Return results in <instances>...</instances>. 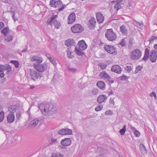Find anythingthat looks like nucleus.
Listing matches in <instances>:
<instances>
[{"instance_id": "1", "label": "nucleus", "mask_w": 157, "mask_h": 157, "mask_svg": "<svg viewBox=\"0 0 157 157\" xmlns=\"http://www.w3.org/2000/svg\"><path fill=\"white\" fill-rule=\"evenodd\" d=\"M39 108L43 114L49 118L52 117V114L55 113L57 111L56 107L49 104H41L39 106Z\"/></svg>"}, {"instance_id": "2", "label": "nucleus", "mask_w": 157, "mask_h": 157, "mask_svg": "<svg viewBox=\"0 0 157 157\" xmlns=\"http://www.w3.org/2000/svg\"><path fill=\"white\" fill-rule=\"evenodd\" d=\"M49 5L51 7L58 8L59 11L63 10L65 7L60 0L57 1L55 0H50Z\"/></svg>"}, {"instance_id": "3", "label": "nucleus", "mask_w": 157, "mask_h": 157, "mask_svg": "<svg viewBox=\"0 0 157 157\" xmlns=\"http://www.w3.org/2000/svg\"><path fill=\"white\" fill-rule=\"evenodd\" d=\"M57 17V15L52 16L50 19H48L47 21L48 24L50 25L51 26H52V25L53 24L56 28L59 29L61 25L60 22L59 21L55 20Z\"/></svg>"}, {"instance_id": "4", "label": "nucleus", "mask_w": 157, "mask_h": 157, "mask_svg": "<svg viewBox=\"0 0 157 157\" xmlns=\"http://www.w3.org/2000/svg\"><path fill=\"white\" fill-rule=\"evenodd\" d=\"M30 75L31 79L34 81H36L42 77V74L32 69L29 70Z\"/></svg>"}, {"instance_id": "5", "label": "nucleus", "mask_w": 157, "mask_h": 157, "mask_svg": "<svg viewBox=\"0 0 157 157\" xmlns=\"http://www.w3.org/2000/svg\"><path fill=\"white\" fill-rule=\"evenodd\" d=\"M105 36L107 39L110 41H113L116 39L117 36L112 29L107 30V32L105 34Z\"/></svg>"}, {"instance_id": "6", "label": "nucleus", "mask_w": 157, "mask_h": 157, "mask_svg": "<svg viewBox=\"0 0 157 157\" xmlns=\"http://www.w3.org/2000/svg\"><path fill=\"white\" fill-rule=\"evenodd\" d=\"M34 68L39 72H43L48 68V65L45 63L43 64L34 63L33 65Z\"/></svg>"}, {"instance_id": "7", "label": "nucleus", "mask_w": 157, "mask_h": 157, "mask_svg": "<svg viewBox=\"0 0 157 157\" xmlns=\"http://www.w3.org/2000/svg\"><path fill=\"white\" fill-rule=\"evenodd\" d=\"M142 53L138 49H136L133 50L131 52V58L134 60L139 59L141 57Z\"/></svg>"}, {"instance_id": "8", "label": "nucleus", "mask_w": 157, "mask_h": 157, "mask_svg": "<svg viewBox=\"0 0 157 157\" xmlns=\"http://www.w3.org/2000/svg\"><path fill=\"white\" fill-rule=\"evenodd\" d=\"M11 70V67L8 64L5 65L0 64V78H2L4 76V70H7L8 72H9Z\"/></svg>"}, {"instance_id": "9", "label": "nucleus", "mask_w": 157, "mask_h": 157, "mask_svg": "<svg viewBox=\"0 0 157 157\" xmlns=\"http://www.w3.org/2000/svg\"><path fill=\"white\" fill-rule=\"evenodd\" d=\"M83 28L79 24H76L71 27L72 31L75 33H80L83 30Z\"/></svg>"}, {"instance_id": "10", "label": "nucleus", "mask_w": 157, "mask_h": 157, "mask_svg": "<svg viewBox=\"0 0 157 157\" xmlns=\"http://www.w3.org/2000/svg\"><path fill=\"white\" fill-rule=\"evenodd\" d=\"M149 58L151 62L155 63L156 62L157 58V55L155 50H152L150 52Z\"/></svg>"}, {"instance_id": "11", "label": "nucleus", "mask_w": 157, "mask_h": 157, "mask_svg": "<svg viewBox=\"0 0 157 157\" xmlns=\"http://www.w3.org/2000/svg\"><path fill=\"white\" fill-rule=\"evenodd\" d=\"M104 48L108 52L113 54H116V50L115 48L111 45H105Z\"/></svg>"}, {"instance_id": "12", "label": "nucleus", "mask_w": 157, "mask_h": 157, "mask_svg": "<svg viewBox=\"0 0 157 157\" xmlns=\"http://www.w3.org/2000/svg\"><path fill=\"white\" fill-rule=\"evenodd\" d=\"M96 21L95 18L91 17L89 20L88 24V27L90 29H94L95 27Z\"/></svg>"}, {"instance_id": "13", "label": "nucleus", "mask_w": 157, "mask_h": 157, "mask_svg": "<svg viewBox=\"0 0 157 157\" xmlns=\"http://www.w3.org/2000/svg\"><path fill=\"white\" fill-rule=\"evenodd\" d=\"M61 144L64 146L70 145L71 143V140L70 138H65L61 140L60 142Z\"/></svg>"}, {"instance_id": "14", "label": "nucleus", "mask_w": 157, "mask_h": 157, "mask_svg": "<svg viewBox=\"0 0 157 157\" xmlns=\"http://www.w3.org/2000/svg\"><path fill=\"white\" fill-rule=\"evenodd\" d=\"M78 45L79 49L82 50H85L87 46V45L84 40L79 41L78 43Z\"/></svg>"}, {"instance_id": "15", "label": "nucleus", "mask_w": 157, "mask_h": 157, "mask_svg": "<svg viewBox=\"0 0 157 157\" xmlns=\"http://www.w3.org/2000/svg\"><path fill=\"white\" fill-rule=\"evenodd\" d=\"M107 98V97L105 95H101L98 97L97 100V102L99 104L102 103L106 101Z\"/></svg>"}, {"instance_id": "16", "label": "nucleus", "mask_w": 157, "mask_h": 157, "mask_svg": "<svg viewBox=\"0 0 157 157\" xmlns=\"http://www.w3.org/2000/svg\"><path fill=\"white\" fill-rule=\"evenodd\" d=\"M31 62L36 61L37 63H40L43 61V59L41 57L36 56H32L31 58Z\"/></svg>"}, {"instance_id": "17", "label": "nucleus", "mask_w": 157, "mask_h": 157, "mask_svg": "<svg viewBox=\"0 0 157 157\" xmlns=\"http://www.w3.org/2000/svg\"><path fill=\"white\" fill-rule=\"evenodd\" d=\"M111 70L112 71L118 74L121 73L122 71L121 67L118 65L113 66L111 68Z\"/></svg>"}, {"instance_id": "18", "label": "nucleus", "mask_w": 157, "mask_h": 157, "mask_svg": "<svg viewBox=\"0 0 157 157\" xmlns=\"http://www.w3.org/2000/svg\"><path fill=\"white\" fill-rule=\"evenodd\" d=\"M15 119L14 114L13 113H10L7 117V120L9 123H11L13 122Z\"/></svg>"}, {"instance_id": "19", "label": "nucleus", "mask_w": 157, "mask_h": 157, "mask_svg": "<svg viewBox=\"0 0 157 157\" xmlns=\"http://www.w3.org/2000/svg\"><path fill=\"white\" fill-rule=\"evenodd\" d=\"M96 17L97 21L99 24L102 23L104 21V17L100 13H96Z\"/></svg>"}, {"instance_id": "20", "label": "nucleus", "mask_w": 157, "mask_h": 157, "mask_svg": "<svg viewBox=\"0 0 157 157\" xmlns=\"http://www.w3.org/2000/svg\"><path fill=\"white\" fill-rule=\"evenodd\" d=\"M75 20V15L74 13H71L69 16L67 20L68 24H69L72 23Z\"/></svg>"}, {"instance_id": "21", "label": "nucleus", "mask_w": 157, "mask_h": 157, "mask_svg": "<svg viewBox=\"0 0 157 157\" xmlns=\"http://www.w3.org/2000/svg\"><path fill=\"white\" fill-rule=\"evenodd\" d=\"M39 122V119H35L31 121L29 125V127L31 128H34L38 124Z\"/></svg>"}, {"instance_id": "22", "label": "nucleus", "mask_w": 157, "mask_h": 157, "mask_svg": "<svg viewBox=\"0 0 157 157\" xmlns=\"http://www.w3.org/2000/svg\"><path fill=\"white\" fill-rule=\"evenodd\" d=\"M99 76L104 79H106L108 80H109L111 78V77L110 75H109L105 71H103L101 72L99 74Z\"/></svg>"}, {"instance_id": "23", "label": "nucleus", "mask_w": 157, "mask_h": 157, "mask_svg": "<svg viewBox=\"0 0 157 157\" xmlns=\"http://www.w3.org/2000/svg\"><path fill=\"white\" fill-rule=\"evenodd\" d=\"M120 31L123 35L127 36L128 34V30L124 25H123L120 27Z\"/></svg>"}, {"instance_id": "24", "label": "nucleus", "mask_w": 157, "mask_h": 157, "mask_svg": "<svg viewBox=\"0 0 157 157\" xmlns=\"http://www.w3.org/2000/svg\"><path fill=\"white\" fill-rule=\"evenodd\" d=\"M75 43L73 39H69L65 42V45L67 47L74 45Z\"/></svg>"}, {"instance_id": "25", "label": "nucleus", "mask_w": 157, "mask_h": 157, "mask_svg": "<svg viewBox=\"0 0 157 157\" xmlns=\"http://www.w3.org/2000/svg\"><path fill=\"white\" fill-rule=\"evenodd\" d=\"M97 86L100 89L104 90L105 88V84L102 81H99L97 83Z\"/></svg>"}, {"instance_id": "26", "label": "nucleus", "mask_w": 157, "mask_h": 157, "mask_svg": "<svg viewBox=\"0 0 157 157\" xmlns=\"http://www.w3.org/2000/svg\"><path fill=\"white\" fill-rule=\"evenodd\" d=\"M17 109V107L15 105H11L8 108V110L10 113H15Z\"/></svg>"}, {"instance_id": "27", "label": "nucleus", "mask_w": 157, "mask_h": 157, "mask_svg": "<svg viewBox=\"0 0 157 157\" xmlns=\"http://www.w3.org/2000/svg\"><path fill=\"white\" fill-rule=\"evenodd\" d=\"M1 32L2 34L6 36L7 35L10 34L12 31L9 30L8 28L6 27L2 30Z\"/></svg>"}, {"instance_id": "28", "label": "nucleus", "mask_w": 157, "mask_h": 157, "mask_svg": "<svg viewBox=\"0 0 157 157\" xmlns=\"http://www.w3.org/2000/svg\"><path fill=\"white\" fill-rule=\"evenodd\" d=\"M149 55H150L149 50L147 48L145 50V54L143 58V60L145 61H146L149 57Z\"/></svg>"}, {"instance_id": "29", "label": "nucleus", "mask_w": 157, "mask_h": 157, "mask_svg": "<svg viewBox=\"0 0 157 157\" xmlns=\"http://www.w3.org/2000/svg\"><path fill=\"white\" fill-rule=\"evenodd\" d=\"M140 149L141 153L143 154H145L147 153L146 148L145 146L142 144H140Z\"/></svg>"}, {"instance_id": "30", "label": "nucleus", "mask_w": 157, "mask_h": 157, "mask_svg": "<svg viewBox=\"0 0 157 157\" xmlns=\"http://www.w3.org/2000/svg\"><path fill=\"white\" fill-rule=\"evenodd\" d=\"M5 40L6 42H10L13 39L12 36L10 34H8L5 36Z\"/></svg>"}, {"instance_id": "31", "label": "nucleus", "mask_w": 157, "mask_h": 157, "mask_svg": "<svg viewBox=\"0 0 157 157\" xmlns=\"http://www.w3.org/2000/svg\"><path fill=\"white\" fill-rule=\"evenodd\" d=\"M81 50H80L78 47H75V52L79 56H82L84 54L83 52L81 51Z\"/></svg>"}, {"instance_id": "32", "label": "nucleus", "mask_w": 157, "mask_h": 157, "mask_svg": "<svg viewBox=\"0 0 157 157\" xmlns=\"http://www.w3.org/2000/svg\"><path fill=\"white\" fill-rule=\"evenodd\" d=\"M67 56L69 58H72L74 56L71 55V48H68L67 50Z\"/></svg>"}, {"instance_id": "33", "label": "nucleus", "mask_w": 157, "mask_h": 157, "mask_svg": "<svg viewBox=\"0 0 157 157\" xmlns=\"http://www.w3.org/2000/svg\"><path fill=\"white\" fill-rule=\"evenodd\" d=\"M46 57L48 58L49 61L52 63L54 66L56 65L57 63H56V61L54 59L52 58L49 55H46Z\"/></svg>"}, {"instance_id": "34", "label": "nucleus", "mask_w": 157, "mask_h": 157, "mask_svg": "<svg viewBox=\"0 0 157 157\" xmlns=\"http://www.w3.org/2000/svg\"><path fill=\"white\" fill-rule=\"evenodd\" d=\"M65 135H71L72 134V130L68 128H64Z\"/></svg>"}, {"instance_id": "35", "label": "nucleus", "mask_w": 157, "mask_h": 157, "mask_svg": "<svg viewBox=\"0 0 157 157\" xmlns=\"http://www.w3.org/2000/svg\"><path fill=\"white\" fill-rule=\"evenodd\" d=\"M98 65L102 69H105L107 66L106 63H100L98 64Z\"/></svg>"}, {"instance_id": "36", "label": "nucleus", "mask_w": 157, "mask_h": 157, "mask_svg": "<svg viewBox=\"0 0 157 157\" xmlns=\"http://www.w3.org/2000/svg\"><path fill=\"white\" fill-rule=\"evenodd\" d=\"M122 8L121 5L120 4L116 3L113 9L116 12L120 9Z\"/></svg>"}, {"instance_id": "37", "label": "nucleus", "mask_w": 157, "mask_h": 157, "mask_svg": "<svg viewBox=\"0 0 157 157\" xmlns=\"http://www.w3.org/2000/svg\"><path fill=\"white\" fill-rule=\"evenodd\" d=\"M52 157H63V155L62 154L59 153H55L52 154Z\"/></svg>"}, {"instance_id": "38", "label": "nucleus", "mask_w": 157, "mask_h": 157, "mask_svg": "<svg viewBox=\"0 0 157 157\" xmlns=\"http://www.w3.org/2000/svg\"><path fill=\"white\" fill-rule=\"evenodd\" d=\"M126 131V126L124 125L123 126V128L120 130V132L121 135H123L124 134Z\"/></svg>"}, {"instance_id": "39", "label": "nucleus", "mask_w": 157, "mask_h": 157, "mask_svg": "<svg viewBox=\"0 0 157 157\" xmlns=\"http://www.w3.org/2000/svg\"><path fill=\"white\" fill-rule=\"evenodd\" d=\"M98 90L97 88L94 89L91 91V94L93 95H96L98 94Z\"/></svg>"}, {"instance_id": "40", "label": "nucleus", "mask_w": 157, "mask_h": 157, "mask_svg": "<svg viewBox=\"0 0 157 157\" xmlns=\"http://www.w3.org/2000/svg\"><path fill=\"white\" fill-rule=\"evenodd\" d=\"M11 62L13 64L16 68H17L19 66V63L16 60H12Z\"/></svg>"}, {"instance_id": "41", "label": "nucleus", "mask_w": 157, "mask_h": 157, "mask_svg": "<svg viewBox=\"0 0 157 157\" xmlns=\"http://www.w3.org/2000/svg\"><path fill=\"white\" fill-rule=\"evenodd\" d=\"M4 117V113L3 111L0 112V122H2Z\"/></svg>"}, {"instance_id": "42", "label": "nucleus", "mask_w": 157, "mask_h": 157, "mask_svg": "<svg viewBox=\"0 0 157 157\" xmlns=\"http://www.w3.org/2000/svg\"><path fill=\"white\" fill-rule=\"evenodd\" d=\"M103 106L102 105H100L96 107L95 109V110L96 111H99L101 110L103 108Z\"/></svg>"}, {"instance_id": "43", "label": "nucleus", "mask_w": 157, "mask_h": 157, "mask_svg": "<svg viewBox=\"0 0 157 157\" xmlns=\"http://www.w3.org/2000/svg\"><path fill=\"white\" fill-rule=\"evenodd\" d=\"M64 132V129L62 128L59 130L58 132V133L59 134L61 135H65Z\"/></svg>"}, {"instance_id": "44", "label": "nucleus", "mask_w": 157, "mask_h": 157, "mask_svg": "<svg viewBox=\"0 0 157 157\" xmlns=\"http://www.w3.org/2000/svg\"><path fill=\"white\" fill-rule=\"evenodd\" d=\"M68 71L71 72H75L76 71V69L72 67H69L68 68Z\"/></svg>"}, {"instance_id": "45", "label": "nucleus", "mask_w": 157, "mask_h": 157, "mask_svg": "<svg viewBox=\"0 0 157 157\" xmlns=\"http://www.w3.org/2000/svg\"><path fill=\"white\" fill-rule=\"evenodd\" d=\"M113 111L110 110H108L105 111V114L107 115L108 116L109 115H111L113 114Z\"/></svg>"}, {"instance_id": "46", "label": "nucleus", "mask_w": 157, "mask_h": 157, "mask_svg": "<svg viewBox=\"0 0 157 157\" xmlns=\"http://www.w3.org/2000/svg\"><path fill=\"white\" fill-rule=\"evenodd\" d=\"M142 68V67L140 66H138L136 67V69L135 70L136 73H137L139 71H140Z\"/></svg>"}, {"instance_id": "47", "label": "nucleus", "mask_w": 157, "mask_h": 157, "mask_svg": "<svg viewBox=\"0 0 157 157\" xmlns=\"http://www.w3.org/2000/svg\"><path fill=\"white\" fill-rule=\"evenodd\" d=\"M120 44L122 46H124L126 44H125V39H122V40L120 42Z\"/></svg>"}, {"instance_id": "48", "label": "nucleus", "mask_w": 157, "mask_h": 157, "mask_svg": "<svg viewBox=\"0 0 157 157\" xmlns=\"http://www.w3.org/2000/svg\"><path fill=\"white\" fill-rule=\"evenodd\" d=\"M120 78L121 80H125L128 78L127 76L125 75H123L120 77Z\"/></svg>"}, {"instance_id": "49", "label": "nucleus", "mask_w": 157, "mask_h": 157, "mask_svg": "<svg viewBox=\"0 0 157 157\" xmlns=\"http://www.w3.org/2000/svg\"><path fill=\"white\" fill-rule=\"evenodd\" d=\"M149 95L151 97H152L154 96L155 99L156 98V93L155 92H152L151 93H150L149 94Z\"/></svg>"}, {"instance_id": "50", "label": "nucleus", "mask_w": 157, "mask_h": 157, "mask_svg": "<svg viewBox=\"0 0 157 157\" xmlns=\"http://www.w3.org/2000/svg\"><path fill=\"white\" fill-rule=\"evenodd\" d=\"M125 69L128 72H130L131 70V67L130 66H127L124 67Z\"/></svg>"}, {"instance_id": "51", "label": "nucleus", "mask_w": 157, "mask_h": 157, "mask_svg": "<svg viewBox=\"0 0 157 157\" xmlns=\"http://www.w3.org/2000/svg\"><path fill=\"white\" fill-rule=\"evenodd\" d=\"M134 134L136 136V137H138L140 136V132L136 130V131H135V132H134Z\"/></svg>"}, {"instance_id": "52", "label": "nucleus", "mask_w": 157, "mask_h": 157, "mask_svg": "<svg viewBox=\"0 0 157 157\" xmlns=\"http://www.w3.org/2000/svg\"><path fill=\"white\" fill-rule=\"evenodd\" d=\"M12 13H13V14L12 16V17L13 18V19L14 20V21H16L18 20V19L17 17H15V16H14L15 12H12Z\"/></svg>"}, {"instance_id": "53", "label": "nucleus", "mask_w": 157, "mask_h": 157, "mask_svg": "<svg viewBox=\"0 0 157 157\" xmlns=\"http://www.w3.org/2000/svg\"><path fill=\"white\" fill-rule=\"evenodd\" d=\"M4 26V24L3 22H0V30L2 29Z\"/></svg>"}, {"instance_id": "54", "label": "nucleus", "mask_w": 157, "mask_h": 157, "mask_svg": "<svg viewBox=\"0 0 157 157\" xmlns=\"http://www.w3.org/2000/svg\"><path fill=\"white\" fill-rule=\"evenodd\" d=\"M130 128L132 130V131L134 132L135 131H136V130L135 129V128L133 127L132 126L130 125Z\"/></svg>"}, {"instance_id": "55", "label": "nucleus", "mask_w": 157, "mask_h": 157, "mask_svg": "<svg viewBox=\"0 0 157 157\" xmlns=\"http://www.w3.org/2000/svg\"><path fill=\"white\" fill-rule=\"evenodd\" d=\"M21 115L20 113H17L16 116V118H17V119H19L21 116Z\"/></svg>"}, {"instance_id": "56", "label": "nucleus", "mask_w": 157, "mask_h": 157, "mask_svg": "<svg viewBox=\"0 0 157 157\" xmlns=\"http://www.w3.org/2000/svg\"><path fill=\"white\" fill-rule=\"evenodd\" d=\"M110 102L113 105H114V102L113 100V99L112 98L110 99Z\"/></svg>"}, {"instance_id": "57", "label": "nucleus", "mask_w": 157, "mask_h": 157, "mask_svg": "<svg viewBox=\"0 0 157 157\" xmlns=\"http://www.w3.org/2000/svg\"><path fill=\"white\" fill-rule=\"evenodd\" d=\"M156 38V37L155 36H152L151 37V40H155Z\"/></svg>"}, {"instance_id": "58", "label": "nucleus", "mask_w": 157, "mask_h": 157, "mask_svg": "<svg viewBox=\"0 0 157 157\" xmlns=\"http://www.w3.org/2000/svg\"><path fill=\"white\" fill-rule=\"evenodd\" d=\"M122 0H117L116 3L120 4L122 2Z\"/></svg>"}, {"instance_id": "59", "label": "nucleus", "mask_w": 157, "mask_h": 157, "mask_svg": "<svg viewBox=\"0 0 157 157\" xmlns=\"http://www.w3.org/2000/svg\"><path fill=\"white\" fill-rule=\"evenodd\" d=\"M137 25H138L140 26V27H142V25L139 22H138V24H137Z\"/></svg>"}, {"instance_id": "60", "label": "nucleus", "mask_w": 157, "mask_h": 157, "mask_svg": "<svg viewBox=\"0 0 157 157\" xmlns=\"http://www.w3.org/2000/svg\"><path fill=\"white\" fill-rule=\"evenodd\" d=\"M52 142H56L57 141V139H52Z\"/></svg>"}, {"instance_id": "61", "label": "nucleus", "mask_w": 157, "mask_h": 157, "mask_svg": "<svg viewBox=\"0 0 157 157\" xmlns=\"http://www.w3.org/2000/svg\"><path fill=\"white\" fill-rule=\"evenodd\" d=\"M154 48L155 49H157V44L155 45L154 46Z\"/></svg>"}, {"instance_id": "62", "label": "nucleus", "mask_w": 157, "mask_h": 157, "mask_svg": "<svg viewBox=\"0 0 157 157\" xmlns=\"http://www.w3.org/2000/svg\"><path fill=\"white\" fill-rule=\"evenodd\" d=\"M113 90H111L109 93V94H113Z\"/></svg>"}, {"instance_id": "63", "label": "nucleus", "mask_w": 157, "mask_h": 157, "mask_svg": "<svg viewBox=\"0 0 157 157\" xmlns=\"http://www.w3.org/2000/svg\"><path fill=\"white\" fill-rule=\"evenodd\" d=\"M109 82H110V83H112L114 82L112 80L109 81Z\"/></svg>"}, {"instance_id": "64", "label": "nucleus", "mask_w": 157, "mask_h": 157, "mask_svg": "<svg viewBox=\"0 0 157 157\" xmlns=\"http://www.w3.org/2000/svg\"><path fill=\"white\" fill-rule=\"evenodd\" d=\"M55 78H53L52 79V81H53V82H54V81H55Z\"/></svg>"}]
</instances>
